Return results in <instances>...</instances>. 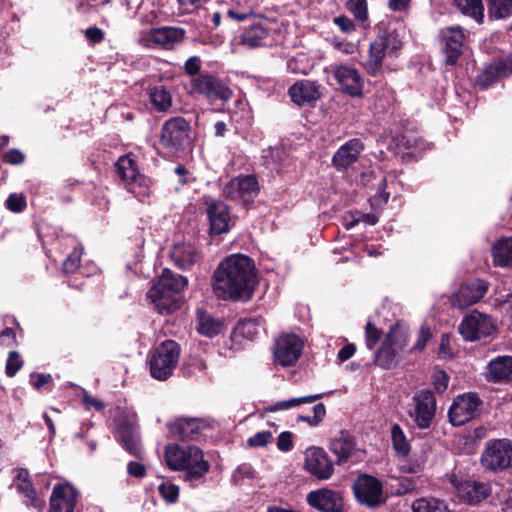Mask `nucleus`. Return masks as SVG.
I'll use <instances>...</instances> for the list:
<instances>
[{"label": "nucleus", "instance_id": "obj_41", "mask_svg": "<svg viewBox=\"0 0 512 512\" xmlns=\"http://www.w3.org/2000/svg\"><path fill=\"white\" fill-rule=\"evenodd\" d=\"M221 322L209 314L198 311V327L197 330L200 334L212 338L220 333Z\"/></svg>", "mask_w": 512, "mask_h": 512}, {"label": "nucleus", "instance_id": "obj_54", "mask_svg": "<svg viewBox=\"0 0 512 512\" xmlns=\"http://www.w3.org/2000/svg\"><path fill=\"white\" fill-rule=\"evenodd\" d=\"M272 439V432L270 431H261L257 432L253 436L247 439V443L250 447H264L266 446Z\"/></svg>", "mask_w": 512, "mask_h": 512}, {"label": "nucleus", "instance_id": "obj_30", "mask_svg": "<svg viewBox=\"0 0 512 512\" xmlns=\"http://www.w3.org/2000/svg\"><path fill=\"white\" fill-rule=\"evenodd\" d=\"M289 95L297 105L310 104L320 98V85L314 81L301 80L289 88Z\"/></svg>", "mask_w": 512, "mask_h": 512}, {"label": "nucleus", "instance_id": "obj_56", "mask_svg": "<svg viewBox=\"0 0 512 512\" xmlns=\"http://www.w3.org/2000/svg\"><path fill=\"white\" fill-rule=\"evenodd\" d=\"M276 445L280 451L289 452L293 448V434L290 431L281 432Z\"/></svg>", "mask_w": 512, "mask_h": 512}, {"label": "nucleus", "instance_id": "obj_20", "mask_svg": "<svg viewBox=\"0 0 512 512\" xmlns=\"http://www.w3.org/2000/svg\"><path fill=\"white\" fill-rule=\"evenodd\" d=\"M205 211L209 221V232L212 235L227 233L230 229L231 216L228 206L212 198L206 199Z\"/></svg>", "mask_w": 512, "mask_h": 512}, {"label": "nucleus", "instance_id": "obj_50", "mask_svg": "<svg viewBox=\"0 0 512 512\" xmlns=\"http://www.w3.org/2000/svg\"><path fill=\"white\" fill-rule=\"evenodd\" d=\"M81 256L82 248H74L63 262V271L65 273H74L79 268Z\"/></svg>", "mask_w": 512, "mask_h": 512}, {"label": "nucleus", "instance_id": "obj_61", "mask_svg": "<svg viewBox=\"0 0 512 512\" xmlns=\"http://www.w3.org/2000/svg\"><path fill=\"white\" fill-rule=\"evenodd\" d=\"M209 0H178L180 9L184 13H190L207 3Z\"/></svg>", "mask_w": 512, "mask_h": 512}, {"label": "nucleus", "instance_id": "obj_63", "mask_svg": "<svg viewBox=\"0 0 512 512\" xmlns=\"http://www.w3.org/2000/svg\"><path fill=\"white\" fill-rule=\"evenodd\" d=\"M335 24L345 33H351L355 30L353 21L345 16H339L334 19Z\"/></svg>", "mask_w": 512, "mask_h": 512}, {"label": "nucleus", "instance_id": "obj_49", "mask_svg": "<svg viewBox=\"0 0 512 512\" xmlns=\"http://www.w3.org/2000/svg\"><path fill=\"white\" fill-rule=\"evenodd\" d=\"M158 492L167 503H174L179 496V487L170 482H163L158 486Z\"/></svg>", "mask_w": 512, "mask_h": 512}, {"label": "nucleus", "instance_id": "obj_59", "mask_svg": "<svg viewBox=\"0 0 512 512\" xmlns=\"http://www.w3.org/2000/svg\"><path fill=\"white\" fill-rule=\"evenodd\" d=\"M127 473L135 478H143L146 475V468L140 462L131 461L127 464Z\"/></svg>", "mask_w": 512, "mask_h": 512}, {"label": "nucleus", "instance_id": "obj_34", "mask_svg": "<svg viewBox=\"0 0 512 512\" xmlns=\"http://www.w3.org/2000/svg\"><path fill=\"white\" fill-rule=\"evenodd\" d=\"M355 450L354 437L347 431H340L330 443V451L337 456L338 464L347 461L354 454Z\"/></svg>", "mask_w": 512, "mask_h": 512}, {"label": "nucleus", "instance_id": "obj_27", "mask_svg": "<svg viewBox=\"0 0 512 512\" xmlns=\"http://www.w3.org/2000/svg\"><path fill=\"white\" fill-rule=\"evenodd\" d=\"M28 477L27 470L19 469L14 478L13 486L19 494L23 495V503L28 508L41 512L45 507V500L36 492Z\"/></svg>", "mask_w": 512, "mask_h": 512}, {"label": "nucleus", "instance_id": "obj_5", "mask_svg": "<svg viewBox=\"0 0 512 512\" xmlns=\"http://www.w3.org/2000/svg\"><path fill=\"white\" fill-rule=\"evenodd\" d=\"M180 348L173 340H166L150 354L149 366L151 376L157 380L168 379L179 360Z\"/></svg>", "mask_w": 512, "mask_h": 512}, {"label": "nucleus", "instance_id": "obj_51", "mask_svg": "<svg viewBox=\"0 0 512 512\" xmlns=\"http://www.w3.org/2000/svg\"><path fill=\"white\" fill-rule=\"evenodd\" d=\"M347 6L358 20L365 21L367 19L366 0H348Z\"/></svg>", "mask_w": 512, "mask_h": 512}, {"label": "nucleus", "instance_id": "obj_1", "mask_svg": "<svg viewBox=\"0 0 512 512\" xmlns=\"http://www.w3.org/2000/svg\"><path fill=\"white\" fill-rule=\"evenodd\" d=\"M256 282L254 262L246 255L232 254L224 258L214 271L212 288L223 300H247Z\"/></svg>", "mask_w": 512, "mask_h": 512}, {"label": "nucleus", "instance_id": "obj_58", "mask_svg": "<svg viewBox=\"0 0 512 512\" xmlns=\"http://www.w3.org/2000/svg\"><path fill=\"white\" fill-rule=\"evenodd\" d=\"M430 337H431L430 328L427 326H422L420 328V331L418 334L417 342L414 345L413 349L417 350V351L423 350L425 348V346L427 345L428 341L430 340Z\"/></svg>", "mask_w": 512, "mask_h": 512}, {"label": "nucleus", "instance_id": "obj_64", "mask_svg": "<svg viewBox=\"0 0 512 512\" xmlns=\"http://www.w3.org/2000/svg\"><path fill=\"white\" fill-rule=\"evenodd\" d=\"M222 12L221 11H213L209 12L205 17V22L207 27L211 29L218 28L221 24Z\"/></svg>", "mask_w": 512, "mask_h": 512}, {"label": "nucleus", "instance_id": "obj_4", "mask_svg": "<svg viewBox=\"0 0 512 512\" xmlns=\"http://www.w3.org/2000/svg\"><path fill=\"white\" fill-rule=\"evenodd\" d=\"M402 45V38L396 30L378 35L370 43L369 56L365 62L368 74L376 75L382 68L383 59L386 56L396 55Z\"/></svg>", "mask_w": 512, "mask_h": 512}, {"label": "nucleus", "instance_id": "obj_19", "mask_svg": "<svg viewBox=\"0 0 512 512\" xmlns=\"http://www.w3.org/2000/svg\"><path fill=\"white\" fill-rule=\"evenodd\" d=\"M304 467L318 480H328L334 473V465L327 452L320 447H310L305 451Z\"/></svg>", "mask_w": 512, "mask_h": 512}, {"label": "nucleus", "instance_id": "obj_8", "mask_svg": "<svg viewBox=\"0 0 512 512\" xmlns=\"http://www.w3.org/2000/svg\"><path fill=\"white\" fill-rule=\"evenodd\" d=\"M485 470L501 472L512 467V442L509 439H491L485 443L480 457Z\"/></svg>", "mask_w": 512, "mask_h": 512}, {"label": "nucleus", "instance_id": "obj_28", "mask_svg": "<svg viewBox=\"0 0 512 512\" xmlns=\"http://www.w3.org/2000/svg\"><path fill=\"white\" fill-rule=\"evenodd\" d=\"M28 477L27 470L19 469L14 478L13 486L19 494L23 495V503L28 508L41 512L45 507V500L36 492Z\"/></svg>", "mask_w": 512, "mask_h": 512}, {"label": "nucleus", "instance_id": "obj_29", "mask_svg": "<svg viewBox=\"0 0 512 512\" xmlns=\"http://www.w3.org/2000/svg\"><path fill=\"white\" fill-rule=\"evenodd\" d=\"M169 255L173 263L183 270L190 269L199 260V250L190 240L174 243Z\"/></svg>", "mask_w": 512, "mask_h": 512}, {"label": "nucleus", "instance_id": "obj_55", "mask_svg": "<svg viewBox=\"0 0 512 512\" xmlns=\"http://www.w3.org/2000/svg\"><path fill=\"white\" fill-rule=\"evenodd\" d=\"M322 394L306 395L286 400L289 410L300 407L305 404H311L320 399Z\"/></svg>", "mask_w": 512, "mask_h": 512}, {"label": "nucleus", "instance_id": "obj_42", "mask_svg": "<svg viewBox=\"0 0 512 512\" xmlns=\"http://www.w3.org/2000/svg\"><path fill=\"white\" fill-rule=\"evenodd\" d=\"M487 6L492 19H505L512 15V0H487Z\"/></svg>", "mask_w": 512, "mask_h": 512}, {"label": "nucleus", "instance_id": "obj_23", "mask_svg": "<svg viewBox=\"0 0 512 512\" xmlns=\"http://www.w3.org/2000/svg\"><path fill=\"white\" fill-rule=\"evenodd\" d=\"M439 37L446 56V64L454 65L462 54L465 40L463 29L460 26H449L441 30Z\"/></svg>", "mask_w": 512, "mask_h": 512}, {"label": "nucleus", "instance_id": "obj_24", "mask_svg": "<svg viewBox=\"0 0 512 512\" xmlns=\"http://www.w3.org/2000/svg\"><path fill=\"white\" fill-rule=\"evenodd\" d=\"M306 500L311 507L321 512H342L344 506L341 493L328 488L309 492Z\"/></svg>", "mask_w": 512, "mask_h": 512}, {"label": "nucleus", "instance_id": "obj_52", "mask_svg": "<svg viewBox=\"0 0 512 512\" xmlns=\"http://www.w3.org/2000/svg\"><path fill=\"white\" fill-rule=\"evenodd\" d=\"M381 331L375 327L371 322H368L365 327L366 346L369 350H373L376 344L381 339Z\"/></svg>", "mask_w": 512, "mask_h": 512}, {"label": "nucleus", "instance_id": "obj_38", "mask_svg": "<svg viewBox=\"0 0 512 512\" xmlns=\"http://www.w3.org/2000/svg\"><path fill=\"white\" fill-rule=\"evenodd\" d=\"M412 512H451L446 501L432 496L421 497L413 501Z\"/></svg>", "mask_w": 512, "mask_h": 512}, {"label": "nucleus", "instance_id": "obj_37", "mask_svg": "<svg viewBox=\"0 0 512 512\" xmlns=\"http://www.w3.org/2000/svg\"><path fill=\"white\" fill-rule=\"evenodd\" d=\"M512 74V56L499 59L487 66L482 75V83L488 85L498 77H507Z\"/></svg>", "mask_w": 512, "mask_h": 512}, {"label": "nucleus", "instance_id": "obj_36", "mask_svg": "<svg viewBox=\"0 0 512 512\" xmlns=\"http://www.w3.org/2000/svg\"><path fill=\"white\" fill-rule=\"evenodd\" d=\"M495 266L512 269V237L498 239L492 246Z\"/></svg>", "mask_w": 512, "mask_h": 512}, {"label": "nucleus", "instance_id": "obj_12", "mask_svg": "<svg viewBox=\"0 0 512 512\" xmlns=\"http://www.w3.org/2000/svg\"><path fill=\"white\" fill-rule=\"evenodd\" d=\"M187 89L189 94L204 95L209 101H228L232 96V91L222 80L210 75L192 78Z\"/></svg>", "mask_w": 512, "mask_h": 512}, {"label": "nucleus", "instance_id": "obj_21", "mask_svg": "<svg viewBox=\"0 0 512 512\" xmlns=\"http://www.w3.org/2000/svg\"><path fill=\"white\" fill-rule=\"evenodd\" d=\"M330 71L344 93L352 97L362 95L363 79L357 69L352 66L332 64Z\"/></svg>", "mask_w": 512, "mask_h": 512}, {"label": "nucleus", "instance_id": "obj_44", "mask_svg": "<svg viewBox=\"0 0 512 512\" xmlns=\"http://www.w3.org/2000/svg\"><path fill=\"white\" fill-rule=\"evenodd\" d=\"M237 331L245 338L253 340L264 329L257 318H248L239 322Z\"/></svg>", "mask_w": 512, "mask_h": 512}, {"label": "nucleus", "instance_id": "obj_53", "mask_svg": "<svg viewBox=\"0 0 512 512\" xmlns=\"http://www.w3.org/2000/svg\"><path fill=\"white\" fill-rule=\"evenodd\" d=\"M6 207L12 212H21L26 207L25 197L21 194L12 193L6 200Z\"/></svg>", "mask_w": 512, "mask_h": 512}, {"label": "nucleus", "instance_id": "obj_60", "mask_svg": "<svg viewBox=\"0 0 512 512\" xmlns=\"http://www.w3.org/2000/svg\"><path fill=\"white\" fill-rule=\"evenodd\" d=\"M438 355L443 359L451 358L453 355L452 348L450 346V337L448 334H443L441 336V343Z\"/></svg>", "mask_w": 512, "mask_h": 512}, {"label": "nucleus", "instance_id": "obj_6", "mask_svg": "<svg viewBox=\"0 0 512 512\" xmlns=\"http://www.w3.org/2000/svg\"><path fill=\"white\" fill-rule=\"evenodd\" d=\"M408 338L405 326L398 323L392 325L375 354L376 364L383 369L392 368L398 353L407 346Z\"/></svg>", "mask_w": 512, "mask_h": 512}, {"label": "nucleus", "instance_id": "obj_15", "mask_svg": "<svg viewBox=\"0 0 512 512\" xmlns=\"http://www.w3.org/2000/svg\"><path fill=\"white\" fill-rule=\"evenodd\" d=\"M185 36V30L178 27H161L150 29L140 35L139 42L146 48L170 49L180 43Z\"/></svg>", "mask_w": 512, "mask_h": 512}, {"label": "nucleus", "instance_id": "obj_13", "mask_svg": "<svg viewBox=\"0 0 512 512\" xmlns=\"http://www.w3.org/2000/svg\"><path fill=\"white\" fill-rule=\"evenodd\" d=\"M189 123L183 117L167 120L161 129L160 143L170 152L184 148L189 141Z\"/></svg>", "mask_w": 512, "mask_h": 512}, {"label": "nucleus", "instance_id": "obj_25", "mask_svg": "<svg viewBox=\"0 0 512 512\" xmlns=\"http://www.w3.org/2000/svg\"><path fill=\"white\" fill-rule=\"evenodd\" d=\"M78 496L77 490L68 483L55 485L50 497L49 512H74Z\"/></svg>", "mask_w": 512, "mask_h": 512}, {"label": "nucleus", "instance_id": "obj_31", "mask_svg": "<svg viewBox=\"0 0 512 512\" xmlns=\"http://www.w3.org/2000/svg\"><path fill=\"white\" fill-rule=\"evenodd\" d=\"M170 432L182 440H193L205 427V422L197 418H179L169 425Z\"/></svg>", "mask_w": 512, "mask_h": 512}, {"label": "nucleus", "instance_id": "obj_26", "mask_svg": "<svg viewBox=\"0 0 512 512\" xmlns=\"http://www.w3.org/2000/svg\"><path fill=\"white\" fill-rule=\"evenodd\" d=\"M276 42L274 31L267 24H254L247 27L240 36L239 43L247 48L272 46Z\"/></svg>", "mask_w": 512, "mask_h": 512}, {"label": "nucleus", "instance_id": "obj_2", "mask_svg": "<svg viewBox=\"0 0 512 512\" xmlns=\"http://www.w3.org/2000/svg\"><path fill=\"white\" fill-rule=\"evenodd\" d=\"M165 463L173 471H184L183 480L194 485L209 471L203 452L196 446L169 444L165 448Z\"/></svg>", "mask_w": 512, "mask_h": 512}, {"label": "nucleus", "instance_id": "obj_22", "mask_svg": "<svg viewBox=\"0 0 512 512\" xmlns=\"http://www.w3.org/2000/svg\"><path fill=\"white\" fill-rule=\"evenodd\" d=\"M488 290V283L482 279L464 282L452 297L454 307L464 309L479 302Z\"/></svg>", "mask_w": 512, "mask_h": 512}, {"label": "nucleus", "instance_id": "obj_39", "mask_svg": "<svg viewBox=\"0 0 512 512\" xmlns=\"http://www.w3.org/2000/svg\"><path fill=\"white\" fill-rule=\"evenodd\" d=\"M457 8L466 16L481 24L484 19L482 0H453Z\"/></svg>", "mask_w": 512, "mask_h": 512}, {"label": "nucleus", "instance_id": "obj_43", "mask_svg": "<svg viewBox=\"0 0 512 512\" xmlns=\"http://www.w3.org/2000/svg\"><path fill=\"white\" fill-rule=\"evenodd\" d=\"M391 439L397 455L407 457L410 452V444L404 431L398 424H394L391 428Z\"/></svg>", "mask_w": 512, "mask_h": 512}, {"label": "nucleus", "instance_id": "obj_40", "mask_svg": "<svg viewBox=\"0 0 512 512\" xmlns=\"http://www.w3.org/2000/svg\"><path fill=\"white\" fill-rule=\"evenodd\" d=\"M153 107L160 112H166L172 106V96L164 86H156L149 91Z\"/></svg>", "mask_w": 512, "mask_h": 512}, {"label": "nucleus", "instance_id": "obj_48", "mask_svg": "<svg viewBox=\"0 0 512 512\" xmlns=\"http://www.w3.org/2000/svg\"><path fill=\"white\" fill-rule=\"evenodd\" d=\"M426 463V458L423 456L415 457L400 465V471L409 474H418L423 471Z\"/></svg>", "mask_w": 512, "mask_h": 512}, {"label": "nucleus", "instance_id": "obj_3", "mask_svg": "<svg viewBox=\"0 0 512 512\" xmlns=\"http://www.w3.org/2000/svg\"><path fill=\"white\" fill-rule=\"evenodd\" d=\"M187 284L185 276L165 269L147 295L160 314H169L179 308L181 292Z\"/></svg>", "mask_w": 512, "mask_h": 512}, {"label": "nucleus", "instance_id": "obj_11", "mask_svg": "<svg viewBox=\"0 0 512 512\" xmlns=\"http://www.w3.org/2000/svg\"><path fill=\"white\" fill-rule=\"evenodd\" d=\"M435 414L436 399L430 390H422L413 396L408 415L419 429H428Z\"/></svg>", "mask_w": 512, "mask_h": 512}, {"label": "nucleus", "instance_id": "obj_45", "mask_svg": "<svg viewBox=\"0 0 512 512\" xmlns=\"http://www.w3.org/2000/svg\"><path fill=\"white\" fill-rule=\"evenodd\" d=\"M311 66L304 54H298L287 61V69L293 74H307Z\"/></svg>", "mask_w": 512, "mask_h": 512}, {"label": "nucleus", "instance_id": "obj_18", "mask_svg": "<svg viewBox=\"0 0 512 512\" xmlns=\"http://www.w3.org/2000/svg\"><path fill=\"white\" fill-rule=\"evenodd\" d=\"M222 191L228 199L247 203L258 195L259 184L254 175H241L226 183Z\"/></svg>", "mask_w": 512, "mask_h": 512}, {"label": "nucleus", "instance_id": "obj_47", "mask_svg": "<svg viewBox=\"0 0 512 512\" xmlns=\"http://www.w3.org/2000/svg\"><path fill=\"white\" fill-rule=\"evenodd\" d=\"M23 360L17 351H11L8 354L5 365V373L8 377H14L17 372L22 368Z\"/></svg>", "mask_w": 512, "mask_h": 512}, {"label": "nucleus", "instance_id": "obj_17", "mask_svg": "<svg viewBox=\"0 0 512 512\" xmlns=\"http://www.w3.org/2000/svg\"><path fill=\"white\" fill-rule=\"evenodd\" d=\"M480 403L477 394L472 392L457 396L448 412L452 425L461 426L472 420L476 416Z\"/></svg>", "mask_w": 512, "mask_h": 512}, {"label": "nucleus", "instance_id": "obj_14", "mask_svg": "<svg viewBox=\"0 0 512 512\" xmlns=\"http://www.w3.org/2000/svg\"><path fill=\"white\" fill-rule=\"evenodd\" d=\"M303 346V340L297 335H281L273 349L274 362L283 367L295 365L302 354Z\"/></svg>", "mask_w": 512, "mask_h": 512}, {"label": "nucleus", "instance_id": "obj_7", "mask_svg": "<svg viewBox=\"0 0 512 512\" xmlns=\"http://www.w3.org/2000/svg\"><path fill=\"white\" fill-rule=\"evenodd\" d=\"M116 170L130 193L142 202L149 197L151 181L139 173L135 161L130 155H124L118 159Z\"/></svg>", "mask_w": 512, "mask_h": 512}, {"label": "nucleus", "instance_id": "obj_35", "mask_svg": "<svg viewBox=\"0 0 512 512\" xmlns=\"http://www.w3.org/2000/svg\"><path fill=\"white\" fill-rule=\"evenodd\" d=\"M487 374L494 382L512 379V356L503 355L492 359L487 365Z\"/></svg>", "mask_w": 512, "mask_h": 512}, {"label": "nucleus", "instance_id": "obj_9", "mask_svg": "<svg viewBox=\"0 0 512 512\" xmlns=\"http://www.w3.org/2000/svg\"><path fill=\"white\" fill-rule=\"evenodd\" d=\"M115 438L129 454L140 457L142 453L135 416L123 410H117Z\"/></svg>", "mask_w": 512, "mask_h": 512}, {"label": "nucleus", "instance_id": "obj_10", "mask_svg": "<svg viewBox=\"0 0 512 512\" xmlns=\"http://www.w3.org/2000/svg\"><path fill=\"white\" fill-rule=\"evenodd\" d=\"M495 320L488 314L473 310L462 319L458 331L465 341L474 342L496 331Z\"/></svg>", "mask_w": 512, "mask_h": 512}, {"label": "nucleus", "instance_id": "obj_16", "mask_svg": "<svg viewBox=\"0 0 512 512\" xmlns=\"http://www.w3.org/2000/svg\"><path fill=\"white\" fill-rule=\"evenodd\" d=\"M353 491L356 499L369 507H376L385 501L382 483L375 477L360 475L354 485Z\"/></svg>", "mask_w": 512, "mask_h": 512}, {"label": "nucleus", "instance_id": "obj_33", "mask_svg": "<svg viewBox=\"0 0 512 512\" xmlns=\"http://www.w3.org/2000/svg\"><path fill=\"white\" fill-rule=\"evenodd\" d=\"M492 489V485L489 483L472 480L462 482L457 488L458 495L469 503L484 500L492 492Z\"/></svg>", "mask_w": 512, "mask_h": 512}, {"label": "nucleus", "instance_id": "obj_32", "mask_svg": "<svg viewBox=\"0 0 512 512\" xmlns=\"http://www.w3.org/2000/svg\"><path fill=\"white\" fill-rule=\"evenodd\" d=\"M362 150V142L359 139H351L334 154L333 164L337 169H345L357 161Z\"/></svg>", "mask_w": 512, "mask_h": 512}, {"label": "nucleus", "instance_id": "obj_62", "mask_svg": "<svg viewBox=\"0 0 512 512\" xmlns=\"http://www.w3.org/2000/svg\"><path fill=\"white\" fill-rule=\"evenodd\" d=\"M16 343V333L12 328H6L0 333V346L11 347Z\"/></svg>", "mask_w": 512, "mask_h": 512}, {"label": "nucleus", "instance_id": "obj_57", "mask_svg": "<svg viewBox=\"0 0 512 512\" xmlns=\"http://www.w3.org/2000/svg\"><path fill=\"white\" fill-rule=\"evenodd\" d=\"M449 383V377L445 371H437L434 374V388L438 393L446 391Z\"/></svg>", "mask_w": 512, "mask_h": 512}, {"label": "nucleus", "instance_id": "obj_46", "mask_svg": "<svg viewBox=\"0 0 512 512\" xmlns=\"http://www.w3.org/2000/svg\"><path fill=\"white\" fill-rule=\"evenodd\" d=\"M313 416L299 415L298 421L306 422L310 427H317L322 423L326 416V408L323 403H318L313 407Z\"/></svg>", "mask_w": 512, "mask_h": 512}]
</instances>
